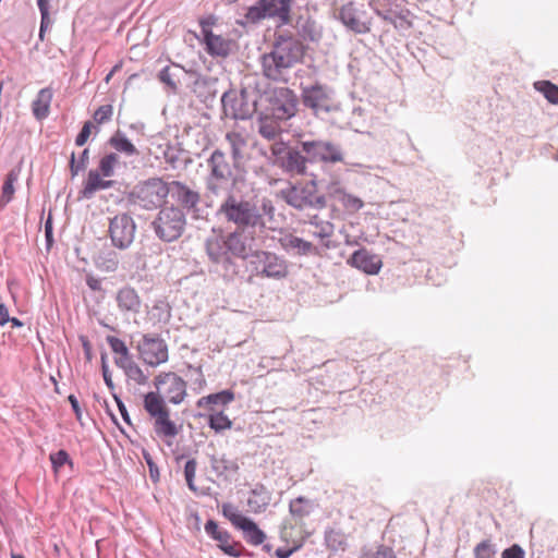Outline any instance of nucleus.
<instances>
[{
	"label": "nucleus",
	"mask_w": 558,
	"mask_h": 558,
	"mask_svg": "<svg viewBox=\"0 0 558 558\" xmlns=\"http://www.w3.org/2000/svg\"><path fill=\"white\" fill-rule=\"evenodd\" d=\"M348 263L367 275H377L383 266L380 257L366 248L355 251Z\"/></svg>",
	"instance_id": "nucleus-21"
},
{
	"label": "nucleus",
	"mask_w": 558,
	"mask_h": 558,
	"mask_svg": "<svg viewBox=\"0 0 558 558\" xmlns=\"http://www.w3.org/2000/svg\"><path fill=\"white\" fill-rule=\"evenodd\" d=\"M137 351L140 359L151 367H157L169 359L168 344L158 335H144L138 341Z\"/></svg>",
	"instance_id": "nucleus-10"
},
{
	"label": "nucleus",
	"mask_w": 558,
	"mask_h": 558,
	"mask_svg": "<svg viewBox=\"0 0 558 558\" xmlns=\"http://www.w3.org/2000/svg\"><path fill=\"white\" fill-rule=\"evenodd\" d=\"M153 225L160 239L171 242L181 236L185 227V216L179 208L166 207L159 211Z\"/></svg>",
	"instance_id": "nucleus-8"
},
{
	"label": "nucleus",
	"mask_w": 558,
	"mask_h": 558,
	"mask_svg": "<svg viewBox=\"0 0 558 558\" xmlns=\"http://www.w3.org/2000/svg\"><path fill=\"white\" fill-rule=\"evenodd\" d=\"M266 17L278 19L280 24H288L291 21L290 0H259L255 5L247 9L245 19L250 23H257Z\"/></svg>",
	"instance_id": "nucleus-7"
},
{
	"label": "nucleus",
	"mask_w": 558,
	"mask_h": 558,
	"mask_svg": "<svg viewBox=\"0 0 558 558\" xmlns=\"http://www.w3.org/2000/svg\"><path fill=\"white\" fill-rule=\"evenodd\" d=\"M114 363L117 366L125 371L126 375L133 379L144 378L143 372L140 366L133 361L129 349L124 353H119L114 356Z\"/></svg>",
	"instance_id": "nucleus-29"
},
{
	"label": "nucleus",
	"mask_w": 558,
	"mask_h": 558,
	"mask_svg": "<svg viewBox=\"0 0 558 558\" xmlns=\"http://www.w3.org/2000/svg\"><path fill=\"white\" fill-rule=\"evenodd\" d=\"M173 197L177 202L186 208H193L199 201L198 193L192 191L180 182H173Z\"/></svg>",
	"instance_id": "nucleus-28"
},
{
	"label": "nucleus",
	"mask_w": 558,
	"mask_h": 558,
	"mask_svg": "<svg viewBox=\"0 0 558 558\" xmlns=\"http://www.w3.org/2000/svg\"><path fill=\"white\" fill-rule=\"evenodd\" d=\"M90 131H92V122L87 121L84 123L81 132L76 136L75 144L77 146H83L87 142V140L90 135Z\"/></svg>",
	"instance_id": "nucleus-51"
},
{
	"label": "nucleus",
	"mask_w": 558,
	"mask_h": 558,
	"mask_svg": "<svg viewBox=\"0 0 558 558\" xmlns=\"http://www.w3.org/2000/svg\"><path fill=\"white\" fill-rule=\"evenodd\" d=\"M118 163L119 156L116 153H110L100 158L97 170L102 177L110 178L114 174V168Z\"/></svg>",
	"instance_id": "nucleus-39"
},
{
	"label": "nucleus",
	"mask_w": 558,
	"mask_h": 558,
	"mask_svg": "<svg viewBox=\"0 0 558 558\" xmlns=\"http://www.w3.org/2000/svg\"><path fill=\"white\" fill-rule=\"evenodd\" d=\"M280 195L290 206L296 209H322L326 206V198L318 193L314 180L282 190Z\"/></svg>",
	"instance_id": "nucleus-4"
},
{
	"label": "nucleus",
	"mask_w": 558,
	"mask_h": 558,
	"mask_svg": "<svg viewBox=\"0 0 558 558\" xmlns=\"http://www.w3.org/2000/svg\"><path fill=\"white\" fill-rule=\"evenodd\" d=\"M258 132L264 138L274 141L279 136L281 129L277 121L264 117L259 120Z\"/></svg>",
	"instance_id": "nucleus-37"
},
{
	"label": "nucleus",
	"mask_w": 558,
	"mask_h": 558,
	"mask_svg": "<svg viewBox=\"0 0 558 558\" xmlns=\"http://www.w3.org/2000/svg\"><path fill=\"white\" fill-rule=\"evenodd\" d=\"M289 509L295 521H302L304 518L308 517L312 511L310 501L304 497H298L291 500Z\"/></svg>",
	"instance_id": "nucleus-33"
},
{
	"label": "nucleus",
	"mask_w": 558,
	"mask_h": 558,
	"mask_svg": "<svg viewBox=\"0 0 558 558\" xmlns=\"http://www.w3.org/2000/svg\"><path fill=\"white\" fill-rule=\"evenodd\" d=\"M157 391L172 404H180L186 397V383L175 373H160L154 379Z\"/></svg>",
	"instance_id": "nucleus-12"
},
{
	"label": "nucleus",
	"mask_w": 558,
	"mask_h": 558,
	"mask_svg": "<svg viewBox=\"0 0 558 558\" xmlns=\"http://www.w3.org/2000/svg\"><path fill=\"white\" fill-rule=\"evenodd\" d=\"M226 140L229 143L232 154V160L234 162V167H239L240 161L243 157V149L246 146V140L241 133L238 132H229L226 135Z\"/></svg>",
	"instance_id": "nucleus-31"
},
{
	"label": "nucleus",
	"mask_w": 558,
	"mask_h": 558,
	"mask_svg": "<svg viewBox=\"0 0 558 558\" xmlns=\"http://www.w3.org/2000/svg\"><path fill=\"white\" fill-rule=\"evenodd\" d=\"M201 25L207 52L211 56L227 57L231 50V41L219 35H215L209 29L213 22L202 21Z\"/></svg>",
	"instance_id": "nucleus-19"
},
{
	"label": "nucleus",
	"mask_w": 558,
	"mask_h": 558,
	"mask_svg": "<svg viewBox=\"0 0 558 558\" xmlns=\"http://www.w3.org/2000/svg\"><path fill=\"white\" fill-rule=\"evenodd\" d=\"M307 158L300 151L291 149L287 156L278 160V166L289 173L304 174L306 172Z\"/></svg>",
	"instance_id": "nucleus-25"
},
{
	"label": "nucleus",
	"mask_w": 558,
	"mask_h": 558,
	"mask_svg": "<svg viewBox=\"0 0 558 558\" xmlns=\"http://www.w3.org/2000/svg\"><path fill=\"white\" fill-rule=\"evenodd\" d=\"M223 112L227 117L235 120H244L251 116L248 108L244 104V95L234 90L226 92L221 98Z\"/></svg>",
	"instance_id": "nucleus-20"
},
{
	"label": "nucleus",
	"mask_w": 558,
	"mask_h": 558,
	"mask_svg": "<svg viewBox=\"0 0 558 558\" xmlns=\"http://www.w3.org/2000/svg\"><path fill=\"white\" fill-rule=\"evenodd\" d=\"M195 372L197 373V377L193 383V389L196 390V392H201L206 386V379L201 367L195 368Z\"/></svg>",
	"instance_id": "nucleus-53"
},
{
	"label": "nucleus",
	"mask_w": 558,
	"mask_h": 558,
	"mask_svg": "<svg viewBox=\"0 0 558 558\" xmlns=\"http://www.w3.org/2000/svg\"><path fill=\"white\" fill-rule=\"evenodd\" d=\"M51 100V88L46 87L38 92L36 99L32 104L33 113L38 120H43L48 117Z\"/></svg>",
	"instance_id": "nucleus-27"
},
{
	"label": "nucleus",
	"mask_w": 558,
	"mask_h": 558,
	"mask_svg": "<svg viewBox=\"0 0 558 558\" xmlns=\"http://www.w3.org/2000/svg\"><path fill=\"white\" fill-rule=\"evenodd\" d=\"M102 375H104V380H105L106 385L109 388H113V383H112L111 376L109 374L108 367L105 364V362L102 363Z\"/></svg>",
	"instance_id": "nucleus-60"
},
{
	"label": "nucleus",
	"mask_w": 558,
	"mask_h": 558,
	"mask_svg": "<svg viewBox=\"0 0 558 558\" xmlns=\"http://www.w3.org/2000/svg\"><path fill=\"white\" fill-rule=\"evenodd\" d=\"M86 283L94 291H99L101 289V281L95 277H87Z\"/></svg>",
	"instance_id": "nucleus-57"
},
{
	"label": "nucleus",
	"mask_w": 558,
	"mask_h": 558,
	"mask_svg": "<svg viewBox=\"0 0 558 558\" xmlns=\"http://www.w3.org/2000/svg\"><path fill=\"white\" fill-rule=\"evenodd\" d=\"M169 192L170 189L163 180L153 178L137 184L131 196L134 204L150 210L161 206L166 202Z\"/></svg>",
	"instance_id": "nucleus-5"
},
{
	"label": "nucleus",
	"mask_w": 558,
	"mask_h": 558,
	"mask_svg": "<svg viewBox=\"0 0 558 558\" xmlns=\"http://www.w3.org/2000/svg\"><path fill=\"white\" fill-rule=\"evenodd\" d=\"M196 468H197V463L194 459L189 460L184 466L185 481L191 490H196V488L194 486V477L196 474Z\"/></svg>",
	"instance_id": "nucleus-44"
},
{
	"label": "nucleus",
	"mask_w": 558,
	"mask_h": 558,
	"mask_svg": "<svg viewBox=\"0 0 558 558\" xmlns=\"http://www.w3.org/2000/svg\"><path fill=\"white\" fill-rule=\"evenodd\" d=\"M215 469L221 473H236L239 470V465L234 461L220 459L216 461Z\"/></svg>",
	"instance_id": "nucleus-46"
},
{
	"label": "nucleus",
	"mask_w": 558,
	"mask_h": 558,
	"mask_svg": "<svg viewBox=\"0 0 558 558\" xmlns=\"http://www.w3.org/2000/svg\"><path fill=\"white\" fill-rule=\"evenodd\" d=\"M208 425L216 433H220L232 427V421L222 411H211L208 415Z\"/></svg>",
	"instance_id": "nucleus-36"
},
{
	"label": "nucleus",
	"mask_w": 558,
	"mask_h": 558,
	"mask_svg": "<svg viewBox=\"0 0 558 558\" xmlns=\"http://www.w3.org/2000/svg\"><path fill=\"white\" fill-rule=\"evenodd\" d=\"M11 558H25V557L20 554L11 553Z\"/></svg>",
	"instance_id": "nucleus-64"
},
{
	"label": "nucleus",
	"mask_w": 558,
	"mask_h": 558,
	"mask_svg": "<svg viewBox=\"0 0 558 558\" xmlns=\"http://www.w3.org/2000/svg\"><path fill=\"white\" fill-rule=\"evenodd\" d=\"M475 558H494L495 550L488 541L480 543L474 549Z\"/></svg>",
	"instance_id": "nucleus-45"
},
{
	"label": "nucleus",
	"mask_w": 558,
	"mask_h": 558,
	"mask_svg": "<svg viewBox=\"0 0 558 558\" xmlns=\"http://www.w3.org/2000/svg\"><path fill=\"white\" fill-rule=\"evenodd\" d=\"M326 546L332 551L344 550L347 547L345 535L338 530L331 529L325 534Z\"/></svg>",
	"instance_id": "nucleus-34"
},
{
	"label": "nucleus",
	"mask_w": 558,
	"mask_h": 558,
	"mask_svg": "<svg viewBox=\"0 0 558 558\" xmlns=\"http://www.w3.org/2000/svg\"><path fill=\"white\" fill-rule=\"evenodd\" d=\"M305 47L293 36L279 35L270 52L260 58L263 74L271 81L284 80V72L303 61Z\"/></svg>",
	"instance_id": "nucleus-1"
},
{
	"label": "nucleus",
	"mask_w": 558,
	"mask_h": 558,
	"mask_svg": "<svg viewBox=\"0 0 558 558\" xmlns=\"http://www.w3.org/2000/svg\"><path fill=\"white\" fill-rule=\"evenodd\" d=\"M50 23H51V21H50L49 13H47L46 16L41 15L40 31H39L40 38L44 37V33H45L46 28L50 25Z\"/></svg>",
	"instance_id": "nucleus-59"
},
{
	"label": "nucleus",
	"mask_w": 558,
	"mask_h": 558,
	"mask_svg": "<svg viewBox=\"0 0 558 558\" xmlns=\"http://www.w3.org/2000/svg\"><path fill=\"white\" fill-rule=\"evenodd\" d=\"M303 104L315 112L330 110V97L327 89L320 85L304 87L302 89Z\"/></svg>",
	"instance_id": "nucleus-18"
},
{
	"label": "nucleus",
	"mask_w": 558,
	"mask_h": 558,
	"mask_svg": "<svg viewBox=\"0 0 558 558\" xmlns=\"http://www.w3.org/2000/svg\"><path fill=\"white\" fill-rule=\"evenodd\" d=\"M9 310L4 304H0V325L3 326L9 323Z\"/></svg>",
	"instance_id": "nucleus-58"
},
{
	"label": "nucleus",
	"mask_w": 558,
	"mask_h": 558,
	"mask_svg": "<svg viewBox=\"0 0 558 558\" xmlns=\"http://www.w3.org/2000/svg\"><path fill=\"white\" fill-rule=\"evenodd\" d=\"M302 150L308 156L310 161L341 162L343 160L340 148L324 141H306L301 144Z\"/></svg>",
	"instance_id": "nucleus-13"
},
{
	"label": "nucleus",
	"mask_w": 558,
	"mask_h": 558,
	"mask_svg": "<svg viewBox=\"0 0 558 558\" xmlns=\"http://www.w3.org/2000/svg\"><path fill=\"white\" fill-rule=\"evenodd\" d=\"M106 177L93 169L88 172L86 180L84 181L82 194L85 198H90L96 192L107 190L113 186L114 181L106 180Z\"/></svg>",
	"instance_id": "nucleus-24"
},
{
	"label": "nucleus",
	"mask_w": 558,
	"mask_h": 558,
	"mask_svg": "<svg viewBox=\"0 0 558 558\" xmlns=\"http://www.w3.org/2000/svg\"><path fill=\"white\" fill-rule=\"evenodd\" d=\"M535 88L541 92L545 98L554 104L558 105V86L549 81H539L534 84Z\"/></svg>",
	"instance_id": "nucleus-40"
},
{
	"label": "nucleus",
	"mask_w": 558,
	"mask_h": 558,
	"mask_svg": "<svg viewBox=\"0 0 558 558\" xmlns=\"http://www.w3.org/2000/svg\"><path fill=\"white\" fill-rule=\"evenodd\" d=\"M116 401H117V404H118V408H119V411L123 417V420L128 423V424H131V421H130V416H129V413H128V410H126V407L124 405V403L118 398V397H114Z\"/></svg>",
	"instance_id": "nucleus-56"
},
{
	"label": "nucleus",
	"mask_w": 558,
	"mask_h": 558,
	"mask_svg": "<svg viewBox=\"0 0 558 558\" xmlns=\"http://www.w3.org/2000/svg\"><path fill=\"white\" fill-rule=\"evenodd\" d=\"M374 558H396V555L393 550L390 547L387 546H380L375 555Z\"/></svg>",
	"instance_id": "nucleus-54"
},
{
	"label": "nucleus",
	"mask_w": 558,
	"mask_h": 558,
	"mask_svg": "<svg viewBox=\"0 0 558 558\" xmlns=\"http://www.w3.org/2000/svg\"><path fill=\"white\" fill-rule=\"evenodd\" d=\"M49 459L54 473H58L64 464H70L71 466L73 464L69 453L63 449L51 453Z\"/></svg>",
	"instance_id": "nucleus-42"
},
{
	"label": "nucleus",
	"mask_w": 558,
	"mask_h": 558,
	"mask_svg": "<svg viewBox=\"0 0 558 558\" xmlns=\"http://www.w3.org/2000/svg\"><path fill=\"white\" fill-rule=\"evenodd\" d=\"M109 145L117 151L122 153L126 156H133L138 154L136 147L121 132H117L109 138Z\"/></svg>",
	"instance_id": "nucleus-32"
},
{
	"label": "nucleus",
	"mask_w": 558,
	"mask_h": 558,
	"mask_svg": "<svg viewBox=\"0 0 558 558\" xmlns=\"http://www.w3.org/2000/svg\"><path fill=\"white\" fill-rule=\"evenodd\" d=\"M45 232H46V236H47V240H49L52 235V223H51V218L49 217L45 223Z\"/></svg>",
	"instance_id": "nucleus-62"
},
{
	"label": "nucleus",
	"mask_w": 558,
	"mask_h": 558,
	"mask_svg": "<svg viewBox=\"0 0 558 558\" xmlns=\"http://www.w3.org/2000/svg\"><path fill=\"white\" fill-rule=\"evenodd\" d=\"M336 17L355 34H367L372 28V17L363 5L349 1L337 9Z\"/></svg>",
	"instance_id": "nucleus-9"
},
{
	"label": "nucleus",
	"mask_w": 558,
	"mask_h": 558,
	"mask_svg": "<svg viewBox=\"0 0 558 558\" xmlns=\"http://www.w3.org/2000/svg\"><path fill=\"white\" fill-rule=\"evenodd\" d=\"M327 193L329 197L340 203L349 213H356L364 206L360 197L347 193L338 182L329 184Z\"/></svg>",
	"instance_id": "nucleus-22"
},
{
	"label": "nucleus",
	"mask_w": 558,
	"mask_h": 558,
	"mask_svg": "<svg viewBox=\"0 0 558 558\" xmlns=\"http://www.w3.org/2000/svg\"><path fill=\"white\" fill-rule=\"evenodd\" d=\"M205 531L208 535H210L217 543L218 547L230 557H240L242 554V545L235 541H233L231 534L219 527V525L209 520L205 524Z\"/></svg>",
	"instance_id": "nucleus-16"
},
{
	"label": "nucleus",
	"mask_w": 558,
	"mask_h": 558,
	"mask_svg": "<svg viewBox=\"0 0 558 558\" xmlns=\"http://www.w3.org/2000/svg\"><path fill=\"white\" fill-rule=\"evenodd\" d=\"M222 514L232 523V525L243 532L244 538L251 545L257 546L264 543L266 535L250 518L242 514L238 508L231 504L222 505Z\"/></svg>",
	"instance_id": "nucleus-11"
},
{
	"label": "nucleus",
	"mask_w": 558,
	"mask_h": 558,
	"mask_svg": "<svg viewBox=\"0 0 558 558\" xmlns=\"http://www.w3.org/2000/svg\"><path fill=\"white\" fill-rule=\"evenodd\" d=\"M250 247L241 232L230 233L226 239L215 238L207 242V253L215 263L230 260L231 257L246 258Z\"/></svg>",
	"instance_id": "nucleus-2"
},
{
	"label": "nucleus",
	"mask_w": 558,
	"mask_h": 558,
	"mask_svg": "<svg viewBox=\"0 0 558 558\" xmlns=\"http://www.w3.org/2000/svg\"><path fill=\"white\" fill-rule=\"evenodd\" d=\"M88 154H89L88 149L83 150L78 165H75V156H74V154H72L70 167H71V171H72L73 175L77 174L80 169H84L86 167V162L88 160Z\"/></svg>",
	"instance_id": "nucleus-49"
},
{
	"label": "nucleus",
	"mask_w": 558,
	"mask_h": 558,
	"mask_svg": "<svg viewBox=\"0 0 558 558\" xmlns=\"http://www.w3.org/2000/svg\"><path fill=\"white\" fill-rule=\"evenodd\" d=\"M17 179L19 173L15 170H11L7 174L0 196V205L5 206L9 202H11L15 192L14 183L17 181Z\"/></svg>",
	"instance_id": "nucleus-38"
},
{
	"label": "nucleus",
	"mask_w": 558,
	"mask_h": 558,
	"mask_svg": "<svg viewBox=\"0 0 558 558\" xmlns=\"http://www.w3.org/2000/svg\"><path fill=\"white\" fill-rule=\"evenodd\" d=\"M113 113V107L111 105H104L100 106L95 112H94V120L98 124H102L105 122H108Z\"/></svg>",
	"instance_id": "nucleus-43"
},
{
	"label": "nucleus",
	"mask_w": 558,
	"mask_h": 558,
	"mask_svg": "<svg viewBox=\"0 0 558 558\" xmlns=\"http://www.w3.org/2000/svg\"><path fill=\"white\" fill-rule=\"evenodd\" d=\"M220 213L225 215L228 221L234 222L239 227H255L262 223V215L256 205L247 201H238L229 196L220 207Z\"/></svg>",
	"instance_id": "nucleus-6"
},
{
	"label": "nucleus",
	"mask_w": 558,
	"mask_h": 558,
	"mask_svg": "<svg viewBox=\"0 0 558 558\" xmlns=\"http://www.w3.org/2000/svg\"><path fill=\"white\" fill-rule=\"evenodd\" d=\"M233 400V393L227 390L211 393L206 397L198 399L196 405L198 408L207 409L209 412L216 411L214 405L216 404H228Z\"/></svg>",
	"instance_id": "nucleus-30"
},
{
	"label": "nucleus",
	"mask_w": 558,
	"mask_h": 558,
	"mask_svg": "<svg viewBox=\"0 0 558 558\" xmlns=\"http://www.w3.org/2000/svg\"><path fill=\"white\" fill-rule=\"evenodd\" d=\"M68 400L71 403V407H72V409H73V411L75 413V416H76L77 421L81 422L82 421V410L80 408L77 398L74 395H70L68 397Z\"/></svg>",
	"instance_id": "nucleus-55"
},
{
	"label": "nucleus",
	"mask_w": 558,
	"mask_h": 558,
	"mask_svg": "<svg viewBox=\"0 0 558 558\" xmlns=\"http://www.w3.org/2000/svg\"><path fill=\"white\" fill-rule=\"evenodd\" d=\"M109 232L112 243L119 248H125L133 242L135 223L128 214H120L111 219Z\"/></svg>",
	"instance_id": "nucleus-14"
},
{
	"label": "nucleus",
	"mask_w": 558,
	"mask_h": 558,
	"mask_svg": "<svg viewBox=\"0 0 558 558\" xmlns=\"http://www.w3.org/2000/svg\"><path fill=\"white\" fill-rule=\"evenodd\" d=\"M144 409L155 420L154 428L159 436L170 438L177 436V425L170 420V411L158 391H150L144 396Z\"/></svg>",
	"instance_id": "nucleus-3"
},
{
	"label": "nucleus",
	"mask_w": 558,
	"mask_h": 558,
	"mask_svg": "<svg viewBox=\"0 0 558 558\" xmlns=\"http://www.w3.org/2000/svg\"><path fill=\"white\" fill-rule=\"evenodd\" d=\"M117 303L121 311L137 313L141 308V299L132 288H123L117 294Z\"/></svg>",
	"instance_id": "nucleus-26"
},
{
	"label": "nucleus",
	"mask_w": 558,
	"mask_h": 558,
	"mask_svg": "<svg viewBox=\"0 0 558 558\" xmlns=\"http://www.w3.org/2000/svg\"><path fill=\"white\" fill-rule=\"evenodd\" d=\"M9 322H11L12 327H22L23 326V323L15 317H12V318L10 317Z\"/></svg>",
	"instance_id": "nucleus-63"
},
{
	"label": "nucleus",
	"mask_w": 558,
	"mask_h": 558,
	"mask_svg": "<svg viewBox=\"0 0 558 558\" xmlns=\"http://www.w3.org/2000/svg\"><path fill=\"white\" fill-rule=\"evenodd\" d=\"M385 21L392 24L397 29L405 31L412 27L413 22L409 11L396 14H380Z\"/></svg>",
	"instance_id": "nucleus-35"
},
{
	"label": "nucleus",
	"mask_w": 558,
	"mask_h": 558,
	"mask_svg": "<svg viewBox=\"0 0 558 558\" xmlns=\"http://www.w3.org/2000/svg\"><path fill=\"white\" fill-rule=\"evenodd\" d=\"M291 149L283 143V142H275L270 146V151L272 156L276 157L275 163L278 165V160H281L283 156H287V154Z\"/></svg>",
	"instance_id": "nucleus-47"
},
{
	"label": "nucleus",
	"mask_w": 558,
	"mask_h": 558,
	"mask_svg": "<svg viewBox=\"0 0 558 558\" xmlns=\"http://www.w3.org/2000/svg\"><path fill=\"white\" fill-rule=\"evenodd\" d=\"M284 245L290 248H296L302 254H308L313 248L312 243L294 235L287 236Z\"/></svg>",
	"instance_id": "nucleus-41"
},
{
	"label": "nucleus",
	"mask_w": 558,
	"mask_h": 558,
	"mask_svg": "<svg viewBox=\"0 0 558 558\" xmlns=\"http://www.w3.org/2000/svg\"><path fill=\"white\" fill-rule=\"evenodd\" d=\"M208 166L210 168V181L215 180L218 183H225L231 180L233 168H235L234 162L230 163L226 154L220 149H216L211 154L208 159ZM209 187L213 191H217L219 186L209 182Z\"/></svg>",
	"instance_id": "nucleus-15"
},
{
	"label": "nucleus",
	"mask_w": 558,
	"mask_h": 558,
	"mask_svg": "<svg viewBox=\"0 0 558 558\" xmlns=\"http://www.w3.org/2000/svg\"><path fill=\"white\" fill-rule=\"evenodd\" d=\"M276 94L279 99L282 100L281 104H275L272 107V112L276 118L284 120L294 116L296 111V98L293 92L289 88H279Z\"/></svg>",
	"instance_id": "nucleus-23"
},
{
	"label": "nucleus",
	"mask_w": 558,
	"mask_h": 558,
	"mask_svg": "<svg viewBox=\"0 0 558 558\" xmlns=\"http://www.w3.org/2000/svg\"><path fill=\"white\" fill-rule=\"evenodd\" d=\"M40 14L46 16L49 13V0H37Z\"/></svg>",
	"instance_id": "nucleus-61"
},
{
	"label": "nucleus",
	"mask_w": 558,
	"mask_h": 558,
	"mask_svg": "<svg viewBox=\"0 0 558 558\" xmlns=\"http://www.w3.org/2000/svg\"><path fill=\"white\" fill-rule=\"evenodd\" d=\"M260 265L259 275L274 279H282L288 275V265L284 259L270 252L256 254Z\"/></svg>",
	"instance_id": "nucleus-17"
},
{
	"label": "nucleus",
	"mask_w": 558,
	"mask_h": 558,
	"mask_svg": "<svg viewBox=\"0 0 558 558\" xmlns=\"http://www.w3.org/2000/svg\"><path fill=\"white\" fill-rule=\"evenodd\" d=\"M502 558H524V553L520 546L513 545L504 550Z\"/></svg>",
	"instance_id": "nucleus-52"
},
{
	"label": "nucleus",
	"mask_w": 558,
	"mask_h": 558,
	"mask_svg": "<svg viewBox=\"0 0 558 558\" xmlns=\"http://www.w3.org/2000/svg\"><path fill=\"white\" fill-rule=\"evenodd\" d=\"M107 342L116 355H118L119 353L125 354V350L128 349V347L124 343V341H122L121 339H119L114 336H108Z\"/></svg>",
	"instance_id": "nucleus-48"
},
{
	"label": "nucleus",
	"mask_w": 558,
	"mask_h": 558,
	"mask_svg": "<svg viewBox=\"0 0 558 558\" xmlns=\"http://www.w3.org/2000/svg\"><path fill=\"white\" fill-rule=\"evenodd\" d=\"M160 82L169 86L172 90L177 89V83L174 82L172 74L170 72V68L166 66L163 68L158 75Z\"/></svg>",
	"instance_id": "nucleus-50"
}]
</instances>
